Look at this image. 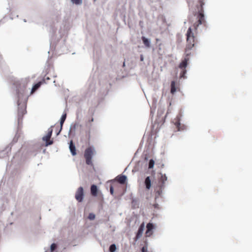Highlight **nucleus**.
<instances>
[{"instance_id": "nucleus-12", "label": "nucleus", "mask_w": 252, "mask_h": 252, "mask_svg": "<svg viewBox=\"0 0 252 252\" xmlns=\"http://www.w3.org/2000/svg\"><path fill=\"white\" fill-rule=\"evenodd\" d=\"M69 150L72 156L76 155V148L75 145L73 143L72 141H71L69 143Z\"/></svg>"}, {"instance_id": "nucleus-32", "label": "nucleus", "mask_w": 252, "mask_h": 252, "mask_svg": "<svg viewBox=\"0 0 252 252\" xmlns=\"http://www.w3.org/2000/svg\"><path fill=\"white\" fill-rule=\"evenodd\" d=\"M53 141H50L49 142H46V146L52 145L53 144Z\"/></svg>"}, {"instance_id": "nucleus-11", "label": "nucleus", "mask_w": 252, "mask_h": 252, "mask_svg": "<svg viewBox=\"0 0 252 252\" xmlns=\"http://www.w3.org/2000/svg\"><path fill=\"white\" fill-rule=\"evenodd\" d=\"M98 189L97 186L92 185L91 187V192L93 196H96L97 195Z\"/></svg>"}, {"instance_id": "nucleus-35", "label": "nucleus", "mask_w": 252, "mask_h": 252, "mask_svg": "<svg viewBox=\"0 0 252 252\" xmlns=\"http://www.w3.org/2000/svg\"><path fill=\"white\" fill-rule=\"evenodd\" d=\"M76 124H74V125H73V126H73V129H75V128H76Z\"/></svg>"}, {"instance_id": "nucleus-13", "label": "nucleus", "mask_w": 252, "mask_h": 252, "mask_svg": "<svg viewBox=\"0 0 252 252\" xmlns=\"http://www.w3.org/2000/svg\"><path fill=\"white\" fill-rule=\"evenodd\" d=\"M141 39L143 44L146 47H150L151 42L150 39L146 38L145 36H142Z\"/></svg>"}, {"instance_id": "nucleus-4", "label": "nucleus", "mask_w": 252, "mask_h": 252, "mask_svg": "<svg viewBox=\"0 0 252 252\" xmlns=\"http://www.w3.org/2000/svg\"><path fill=\"white\" fill-rule=\"evenodd\" d=\"M84 197V189L82 187H80L76 191L75 198L79 202H82L83 201Z\"/></svg>"}, {"instance_id": "nucleus-33", "label": "nucleus", "mask_w": 252, "mask_h": 252, "mask_svg": "<svg viewBox=\"0 0 252 252\" xmlns=\"http://www.w3.org/2000/svg\"><path fill=\"white\" fill-rule=\"evenodd\" d=\"M140 61L142 62L144 61V56L143 55H140Z\"/></svg>"}, {"instance_id": "nucleus-21", "label": "nucleus", "mask_w": 252, "mask_h": 252, "mask_svg": "<svg viewBox=\"0 0 252 252\" xmlns=\"http://www.w3.org/2000/svg\"><path fill=\"white\" fill-rule=\"evenodd\" d=\"M116 245L115 244H113L110 246L109 251L110 252H115L116 250Z\"/></svg>"}, {"instance_id": "nucleus-29", "label": "nucleus", "mask_w": 252, "mask_h": 252, "mask_svg": "<svg viewBox=\"0 0 252 252\" xmlns=\"http://www.w3.org/2000/svg\"><path fill=\"white\" fill-rule=\"evenodd\" d=\"M142 252H148L147 246H143L141 249Z\"/></svg>"}, {"instance_id": "nucleus-24", "label": "nucleus", "mask_w": 252, "mask_h": 252, "mask_svg": "<svg viewBox=\"0 0 252 252\" xmlns=\"http://www.w3.org/2000/svg\"><path fill=\"white\" fill-rule=\"evenodd\" d=\"M155 164V161L153 159H151L148 163V168L149 169L153 168Z\"/></svg>"}, {"instance_id": "nucleus-26", "label": "nucleus", "mask_w": 252, "mask_h": 252, "mask_svg": "<svg viewBox=\"0 0 252 252\" xmlns=\"http://www.w3.org/2000/svg\"><path fill=\"white\" fill-rule=\"evenodd\" d=\"M88 218L90 220H93L95 218V215L93 213H90L89 214Z\"/></svg>"}, {"instance_id": "nucleus-36", "label": "nucleus", "mask_w": 252, "mask_h": 252, "mask_svg": "<svg viewBox=\"0 0 252 252\" xmlns=\"http://www.w3.org/2000/svg\"><path fill=\"white\" fill-rule=\"evenodd\" d=\"M94 121V118H92V119L90 120V122H92Z\"/></svg>"}, {"instance_id": "nucleus-22", "label": "nucleus", "mask_w": 252, "mask_h": 252, "mask_svg": "<svg viewBox=\"0 0 252 252\" xmlns=\"http://www.w3.org/2000/svg\"><path fill=\"white\" fill-rule=\"evenodd\" d=\"M71 2L75 5H80L82 4V0H70Z\"/></svg>"}, {"instance_id": "nucleus-1", "label": "nucleus", "mask_w": 252, "mask_h": 252, "mask_svg": "<svg viewBox=\"0 0 252 252\" xmlns=\"http://www.w3.org/2000/svg\"><path fill=\"white\" fill-rule=\"evenodd\" d=\"M17 105H18V122L19 124L22 121L23 116L26 111V102L28 99L27 95L25 94V89L17 90Z\"/></svg>"}, {"instance_id": "nucleus-2", "label": "nucleus", "mask_w": 252, "mask_h": 252, "mask_svg": "<svg viewBox=\"0 0 252 252\" xmlns=\"http://www.w3.org/2000/svg\"><path fill=\"white\" fill-rule=\"evenodd\" d=\"M187 36V45L186 46V48L185 50L187 51H190L192 48L194 46V39L195 37L194 35V33L192 31V29L191 27H189L187 32L186 33Z\"/></svg>"}, {"instance_id": "nucleus-7", "label": "nucleus", "mask_w": 252, "mask_h": 252, "mask_svg": "<svg viewBox=\"0 0 252 252\" xmlns=\"http://www.w3.org/2000/svg\"><path fill=\"white\" fill-rule=\"evenodd\" d=\"M145 228V225L144 223H142L139 226L138 231L136 233V237L135 238V241H137L142 236L144 230Z\"/></svg>"}, {"instance_id": "nucleus-6", "label": "nucleus", "mask_w": 252, "mask_h": 252, "mask_svg": "<svg viewBox=\"0 0 252 252\" xmlns=\"http://www.w3.org/2000/svg\"><path fill=\"white\" fill-rule=\"evenodd\" d=\"M203 0H201L196 5V8L195 9V13L194 16H204L203 6L204 5Z\"/></svg>"}, {"instance_id": "nucleus-30", "label": "nucleus", "mask_w": 252, "mask_h": 252, "mask_svg": "<svg viewBox=\"0 0 252 252\" xmlns=\"http://www.w3.org/2000/svg\"><path fill=\"white\" fill-rule=\"evenodd\" d=\"M202 23L201 19V18L199 19L197 21V23L196 24H195V26H198L199 25H201Z\"/></svg>"}, {"instance_id": "nucleus-10", "label": "nucleus", "mask_w": 252, "mask_h": 252, "mask_svg": "<svg viewBox=\"0 0 252 252\" xmlns=\"http://www.w3.org/2000/svg\"><path fill=\"white\" fill-rule=\"evenodd\" d=\"M174 125L176 126V127L178 128V131H181L183 130V127L184 126H181L180 124V118L179 116H177L176 119V121L174 123Z\"/></svg>"}, {"instance_id": "nucleus-18", "label": "nucleus", "mask_w": 252, "mask_h": 252, "mask_svg": "<svg viewBox=\"0 0 252 252\" xmlns=\"http://www.w3.org/2000/svg\"><path fill=\"white\" fill-rule=\"evenodd\" d=\"M42 81H39L37 83L35 84L33 86L32 88V92H33L37 90L41 86V85L42 84Z\"/></svg>"}, {"instance_id": "nucleus-8", "label": "nucleus", "mask_w": 252, "mask_h": 252, "mask_svg": "<svg viewBox=\"0 0 252 252\" xmlns=\"http://www.w3.org/2000/svg\"><path fill=\"white\" fill-rule=\"evenodd\" d=\"M155 228L152 223L149 222L146 225V234L147 236H150L152 234V230Z\"/></svg>"}, {"instance_id": "nucleus-25", "label": "nucleus", "mask_w": 252, "mask_h": 252, "mask_svg": "<svg viewBox=\"0 0 252 252\" xmlns=\"http://www.w3.org/2000/svg\"><path fill=\"white\" fill-rule=\"evenodd\" d=\"M182 70L180 73V77L186 78V76H185L187 73V70L186 69H182Z\"/></svg>"}, {"instance_id": "nucleus-31", "label": "nucleus", "mask_w": 252, "mask_h": 252, "mask_svg": "<svg viewBox=\"0 0 252 252\" xmlns=\"http://www.w3.org/2000/svg\"><path fill=\"white\" fill-rule=\"evenodd\" d=\"M110 192L111 194H112V195H113L114 193V189H113V187L112 186H110Z\"/></svg>"}, {"instance_id": "nucleus-16", "label": "nucleus", "mask_w": 252, "mask_h": 252, "mask_svg": "<svg viewBox=\"0 0 252 252\" xmlns=\"http://www.w3.org/2000/svg\"><path fill=\"white\" fill-rule=\"evenodd\" d=\"M52 132H53V130H52V128L51 127L49 128L48 129V131L47 134L45 136H44L42 137V140L43 141H47V140L48 139H49L51 138L52 134Z\"/></svg>"}, {"instance_id": "nucleus-40", "label": "nucleus", "mask_w": 252, "mask_h": 252, "mask_svg": "<svg viewBox=\"0 0 252 252\" xmlns=\"http://www.w3.org/2000/svg\"><path fill=\"white\" fill-rule=\"evenodd\" d=\"M200 18H204V16H202V17H200Z\"/></svg>"}, {"instance_id": "nucleus-17", "label": "nucleus", "mask_w": 252, "mask_h": 252, "mask_svg": "<svg viewBox=\"0 0 252 252\" xmlns=\"http://www.w3.org/2000/svg\"><path fill=\"white\" fill-rule=\"evenodd\" d=\"M144 184L146 189H149L151 187V181L149 176H148L145 178Z\"/></svg>"}, {"instance_id": "nucleus-20", "label": "nucleus", "mask_w": 252, "mask_h": 252, "mask_svg": "<svg viewBox=\"0 0 252 252\" xmlns=\"http://www.w3.org/2000/svg\"><path fill=\"white\" fill-rule=\"evenodd\" d=\"M159 189L156 192V196L158 197H162L163 195V190L164 189H161L160 188H158Z\"/></svg>"}, {"instance_id": "nucleus-28", "label": "nucleus", "mask_w": 252, "mask_h": 252, "mask_svg": "<svg viewBox=\"0 0 252 252\" xmlns=\"http://www.w3.org/2000/svg\"><path fill=\"white\" fill-rule=\"evenodd\" d=\"M185 58H189L188 57L191 55L190 51H187V50H185Z\"/></svg>"}, {"instance_id": "nucleus-27", "label": "nucleus", "mask_w": 252, "mask_h": 252, "mask_svg": "<svg viewBox=\"0 0 252 252\" xmlns=\"http://www.w3.org/2000/svg\"><path fill=\"white\" fill-rule=\"evenodd\" d=\"M49 80H50L49 77L46 76V75H45V76L44 77V78H43V79L41 81H42V83L44 82V83H47V81Z\"/></svg>"}, {"instance_id": "nucleus-34", "label": "nucleus", "mask_w": 252, "mask_h": 252, "mask_svg": "<svg viewBox=\"0 0 252 252\" xmlns=\"http://www.w3.org/2000/svg\"><path fill=\"white\" fill-rule=\"evenodd\" d=\"M158 204H156L154 205V207L156 208H158Z\"/></svg>"}, {"instance_id": "nucleus-15", "label": "nucleus", "mask_w": 252, "mask_h": 252, "mask_svg": "<svg viewBox=\"0 0 252 252\" xmlns=\"http://www.w3.org/2000/svg\"><path fill=\"white\" fill-rule=\"evenodd\" d=\"M66 118V113L63 114L62 115L61 120H60L61 128H60L59 131L57 133V135H58L60 133L61 131L62 130L63 124Z\"/></svg>"}, {"instance_id": "nucleus-19", "label": "nucleus", "mask_w": 252, "mask_h": 252, "mask_svg": "<svg viewBox=\"0 0 252 252\" xmlns=\"http://www.w3.org/2000/svg\"><path fill=\"white\" fill-rule=\"evenodd\" d=\"M170 92L172 94H174L176 92L175 82L174 81H171Z\"/></svg>"}, {"instance_id": "nucleus-37", "label": "nucleus", "mask_w": 252, "mask_h": 252, "mask_svg": "<svg viewBox=\"0 0 252 252\" xmlns=\"http://www.w3.org/2000/svg\"><path fill=\"white\" fill-rule=\"evenodd\" d=\"M23 21L24 22H26V20L25 19H23Z\"/></svg>"}, {"instance_id": "nucleus-3", "label": "nucleus", "mask_w": 252, "mask_h": 252, "mask_svg": "<svg viewBox=\"0 0 252 252\" xmlns=\"http://www.w3.org/2000/svg\"><path fill=\"white\" fill-rule=\"evenodd\" d=\"M94 148L89 147L87 148L84 153V157L86 159V164L88 165H92V158L93 155Z\"/></svg>"}, {"instance_id": "nucleus-9", "label": "nucleus", "mask_w": 252, "mask_h": 252, "mask_svg": "<svg viewBox=\"0 0 252 252\" xmlns=\"http://www.w3.org/2000/svg\"><path fill=\"white\" fill-rule=\"evenodd\" d=\"M189 60V58H185L180 63L179 67L180 69H186L188 65V62Z\"/></svg>"}, {"instance_id": "nucleus-39", "label": "nucleus", "mask_w": 252, "mask_h": 252, "mask_svg": "<svg viewBox=\"0 0 252 252\" xmlns=\"http://www.w3.org/2000/svg\"><path fill=\"white\" fill-rule=\"evenodd\" d=\"M71 128H72V127L71 126V127H70V129H69V131H71Z\"/></svg>"}, {"instance_id": "nucleus-14", "label": "nucleus", "mask_w": 252, "mask_h": 252, "mask_svg": "<svg viewBox=\"0 0 252 252\" xmlns=\"http://www.w3.org/2000/svg\"><path fill=\"white\" fill-rule=\"evenodd\" d=\"M117 178L118 182L121 184H125L127 179V177L124 175H119Z\"/></svg>"}, {"instance_id": "nucleus-23", "label": "nucleus", "mask_w": 252, "mask_h": 252, "mask_svg": "<svg viewBox=\"0 0 252 252\" xmlns=\"http://www.w3.org/2000/svg\"><path fill=\"white\" fill-rule=\"evenodd\" d=\"M57 248V245L56 243H53L50 246V252H54Z\"/></svg>"}, {"instance_id": "nucleus-5", "label": "nucleus", "mask_w": 252, "mask_h": 252, "mask_svg": "<svg viewBox=\"0 0 252 252\" xmlns=\"http://www.w3.org/2000/svg\"><path fill=\"white\" fill-rule=\"evenodd\" d=\"M167 180V177L165 174L160 173V177L158 179V187L161 189H165L166 185L165 182Z\"/></svg>"}, {"instance_id": "nucleus-38", "label": "nucleus", "mask_w": 252, "mask_h": 252, "mask_svg": "<svg viewBox=\"0 0 252 252\" xmlns=\"http://www.w3.org/2000/svg\"><path fill=\"white\" fill-rule=\"evenodd\" d=\"M10 19L11 20H13V17H10Z\"/></svg>"}]
</instances>
